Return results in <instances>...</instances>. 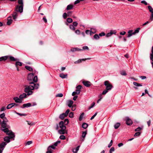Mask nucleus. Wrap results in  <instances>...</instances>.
<instances>
[{"label":"nucleus","mask_w":153,"mask_h":153,"mask_svg":"<svg viewBox=\"0 0 153 153\" xmlns=\"http://www.w3.org/2000/svg\"><path fill=\"white\" fill-rule=\"evenodd\" d=\"M82 49V50H88L89 48L88 46H85L83 47Z\"/></svg>","instance_id":"obj_53"},{"label":"nucleus","mask_w":153,"mask_h":153,"mask_svg":"<svg viewBox=\"0 0 153 153\" xmlns=\"http://www.w3.org/2000/svg\"><path fill=\"white\" fill-rule=\"evenodd\" d=\"M94 39L97 40L99 39L100 37L99 36H98L97 34H96L94 35Z\"/></svg>","instance_id":"obj_41"},{"label":"nucleus","mask_w":153,"mask_h":153,"mask_svg":"<svg viewBox=\"0 0 153 153\" xmlns=\"http://www.w3.org/2000/svg\"><path fill=\"white\" fill-rule=\"evenodd\" d=\"M31 106V104L30 103H28L23 104L22 106L20 107V108H28Z\"/></svg>","instance_id":"obj_12"},{"label":"nucleus","mask_w":153,"mask_h":153,"mask_svg":"<svg viewBox=\"0 0 153 153\" xmlns=\"http://www.w3.org/2000/svg\"><path fill=\"white\" fill-rule=\"evenodd\" d=\"M113 141L112 140H111V141L110 143H109V144L108 145V147L110 148L111 146L112 145V143H113Z\"/></svg>","instance_id":"obj_54"},{"label":"nucleus","mask_w":153,"mask_h":153,"mask_svg":"<svg viewBox=\"0 0 153 153\" xmlns=\"http://www.w3.org/2000/svg\"><path fill=\"white\" fill-rule=\"evenodd\" d=\"M22 63L21 62L17 61L16 62L15 65L16 67H17L18 66H21L22 65Z\"/></svg>","instance_id":"obj_25"},{"label":"nucleus","mask_w":153,"mask_h":153,"mask_svg":"<svg viewBox=\"0 0 153 153\" xmlns=\"http://www.w3.org/2000/svg\"><path fill=\"white\" fill-rule=\"evenodd\" d=\"M104 85L106 86V89L108 90H111L113 87L112 85L110 84L108 81H105L104 82Z\"/></svg>","instance_id":"obj_6"},{"label":"nucleus","mask_w":153,"mask_h":153,"mask_svg":"<svg viewBox=\"0 0 153 153\" xmlns=\"http://www.w3.org/2000/svg\"><path fill=\"white\" fill-rule=\"evenodd\" d=\"M90 58H88L87 59H79L77 61H75L74 62V63L75 64H78L82 62V61H85L86 59H90Z\"/></svg>","instance_id":"obj_15"},{"label":"nucleus","mask_w":153,"mask_h":153,"mask_svg":"<svg viewBox=\"0 0 153 153\" xmlns=\"http://www.w3.org/2000/svg\"><path fill=\"white\" fill-rule=\"evenodd\" d=\"M16 113L19 115L20 116H26L27 115V114H21L18 112H16Z\"/></svg>","instance_id":"obj_42"},{"label":"nucleus","mask_w":153,"mask_h":153,"mask_svg":"<svg viewBox=\"0 0 153 153\" xmlns=\"http://www.w3.org/2000/svg\"><path fill=\"white\" fill-rule=\"evenodd\" d=\"M70 28L73 31H75V28L74 26L72 25H70L69 26Z\"/></svg>","instance_id":"obj_37"},{"label":"nucleus","mask_w":153,"mask_h":153,"mask_svg":"<svg viewBox=\"0 0 153 153\" xmlns=\"http://www.w3.org/2000/svg\"><path fill=\"white\" fill-rule=\"evenodd\" d=\"M59 138L61 139L64 140L66 138L65 137L64 135H61L59 137Z\"/></svg>","instance_id":"obj_47"},{"label":"nucleus","mask_w":153,"mask_h":153,"mask_svg":"<svg viewBox=\"0 0 153 153\" xmlns=\"http://www.w3.org/2000/svg\"><path fill=\"white\" fill-rule=\"evenodd\" d=\"M59 125L60 128H63L64 127L65 128H66V126L64 125V123L63 121L60 122L59 123Z\"/></svg>","instance_id":"obj_21"},{"label":"nucleus","mask_w":153,"mask_h":153,"mask_svg":"<svg viewBox=\"0 0 153 153\" xmlns=\"http://www.w3.org/2000/svg\"><path fill=\"white\" fill-rule=\"evenodd\" d=\"M108 90H107V89H105L104 90L102 93V94L105 95L108 92Z\"/></svg>","instance_id":"obj_46"},{"label":"nucleus","mask_w":153,"mask_h":153,"mask_svg":"<svg viewBox=\"0 0 153 153\" xmlns=\"http://www.w3.org/2000/svg\"><path fill=\"white\" fill-rule=\"evenodd\" d=\"M34 74L33 73H29L27 76V80L31 81L29 82L30 85L26 87L25 88L24 91L25 93H27V95L28 96L32 94V90L34 89H37L38 87V84H35L32 82L33 81L34 82H36L38 80L37 76H35L34 77Z\"/></svg>","instance_id":"obj_1"},{"label":"nucleus","mask_w":153,"mask_h":153,"mask_svg":"<svg viewBox=\"0 0 153 153\" xmlns=\"http://www.w3.org/2000/svg\"><path fill=\"white\" fill-rule=\"evenodd\" d=\"M67 21L68 23H71L72 22L73 20L71 18H68L67 19Z\"/></svg>","instance_id":"obj_38"},{"label":"nucleus","mask_w":153,"mask_h":153,"mask_svg":"<svg viewBox=\"0 0 153 153\" xmlns=\"http://www.w3.org/2000/svg\"><path fill=\"white\" fill-rule=\"evenodd\" d=\"M88 126V125L87 124L85 123H83L82 125V127L85 129H86Z\"/></svg>","instance_id":"obj_31"},{"label":"nucleus","mask_w":153,"mask_h":153,"mask_svg":"<svg viewBox=\"0 0 153 153\" xmlns=\"http://www.w3.org/2000/svg\"><path fill=\"white\" fill-rule=\"evenodd\" d=\"M9 60V61H15L18 60L17 58H15L14 57L7 55L0 57V62L4 61H5L7 60Z\"/></svg>","instance_id":"obj_4"},{"label":"nucleus","mask_w":153,"mask_h":153,"mask_svg":"<svg viewBox=\"0 0 153 153\" xmlns=\"http://www.w3.org/2000/svg\"><path fill=\"white\" fill-rule=\"evenodd\" d=\"M120 126V123H116L114 125V128L116 129H117L119 128V127Z\"/></svg>","instance_id":"obj_30"},{"label":"nucleus","mask_w":153,"mask_h":153,"mask_svg":"<svg viewBox=\"0 0 153 153\" xmlns=\"http://www.w3.org/2000/svg\"><path fill=\"white\" fill-rule=\"evenodd\" d=\"M84 114V113L83 112L80 115L79 117V120L80 121H81L82 120Z\"/></svg>","instance_id":"obj_32"},{"label":"nucleus","mask_w":153,"mask_h":153,"mask_svg":"<svg viewBox=\"0 0 153 153\" xmlns=\"http://www.w3.org/2000/svg\"><path fill=\"white\" fill-rule=\"evenodd\" d=\"M67 74H64L63 73H61L59 74V76L62 79L65 78L67 77Z\"/></svg>","instance_id":"obj_23"},{"label":"nucleus","mask_w":153,"mask_h":153,"mask_svg":"<svg viewBox=\"0 0 153 153\" xmlns=\"http://www.w3.org/2000/svg\"><path fill=\"white\" fill-rule=\"evenodd\" d=\"M73 103V102L71 100H69L68 101V105L69 107H71Z\"/></svg>","instance_id":"obj_24"},{"label":"nucleus","mask_w":153,"mask_h":153,"mask_svg":"<svg viewBox=\"0 0 153 153\" xmlns=\"http://www.w3.org/2000/svg\"><path fill=\"white\" fill-rule=\"evenodd\" d=\"M48 150L50 149V150H51V148L53 149H54L55 148V146L53 145H52L51 146H49L48 147Z\"/></svg>","instance_id":"obj_39"},{"label":"nucleus","mask_w":153,"mask_h":153,"mask_svg":"<svg viewBox=\"0 0 153 153\" xmlns=\"http://www.w3.org/2000/svg\"><path fill=\"white\" fill-rule=\"evenodd\" d=\"M114 147H112L110 150V153H112V152H114Z\"/></svg>","instance_id":"obj_56"},{"label":"nucleus","mask_w":153,"mask_h":153,"mask_svg":"<svg viewBox=\"0 0 153 153\" xmlns=\"http://www.w3.org/2000/svg\"><path fill=\"white\" fill-rule=\"evenodd\" d=\"M74 6L72 4H70L67 6L66 10H71L73 9Z\"/></svg>","instance_id":"obj_20"},{"label":"nucleus","mask_w":153,"mask_h":153,"mask_svg":"<svg viewBox=\"0 0 153 153\" xmlns=\"http://www.w3.org/2000/svg\"><path fill=\"white\" fill-rule=\"evenodd\" d=\"M91 33H92L93 34L94 33H93V32H92L89 30H86L85 31V33L87 34H90V35H91Z\"/></svg>","instance_id":"obj_33"},{"label":"nucleus","mask_w":153,"mask_h":153,"mask_svg":"<svg viewBox=\"0 0 153 153\" xmlns=\"http://www.w3.org/2000/svg\"><path fill=\"white\" fill-rule=\"evenodd\" d=\"M13 100L15 101V102L16 103H20L22 102V100L17 97H14L13 98Z\"/></svg>","instance_id":"obj_11"},{"label":"nucleus","mask_w":153,"mask_h":153,"mask_svg":"<svg viewBox=\"0 0 153 153\" xmlns=\"http://www.w3.org/2000/svg\"><path fill=\"white\" fill-rule=\"evenodd\" d=\"M60 143V141H57L54 143L53 145L56 147L57 146L58 144Z\"/></svg>","instance_id":"obj_50"},{"label":"nucleus","mask_w":153,"mask_h":153,"mask_svg":"<svg viewBox=\"0 0 153 153\" xmlns=\"http://www.w3.org/2000/svg\"><path fill=\"white\" fill-rule=\"evenodd\" d=\"M133 30H129L128 31V34L127 36V37H129L130 36H132L133 35H134L133 34V33L132 32H133Z\"/></svg>","instance_id":"obj_22"},{"label":"nucleus","mask_w":153,"mask_h":153,"mask_svg":"<svg viewBox=\"0 0 153 153\" xmlns=\"http://www.w3.org/2000/svg\"><path fill=\"white\" fill-rule=\"evenodd\" d=\"M97 112H96V113L94 114L91 117V119L90 120H92V119H93L94 118V117L96 116V115H97Z\"/></svg>","instance_id":"obj_61"},{"label":"nucleus","mask_w":153,"mask_h":153,"mask_svg":"<svg viewBox=\"0 0 153 153\" xmlns=\"http://www.w3.org/2000/svg\"><path fill=\"white\" fill-rule=\"evenodd\" d=\"M63 96V94L62 93H60L57 94L56 95V97H62Z\"/></svg>","instance_id":"obj_49"},{"label":"nucleus","mask_w":153,"mask_h":153,"mask_svg":"<svg viewBox=\"0 0 153 153\" xmlns=\"http://www.w3.org/2000/svg\"><path fill=\"white\" fill-rule=\"evenodd\" d=\"M72 24V25L74 27H76L78 25V23L76 22H73Z\"/></svg>","instance_id":"obj_51"},{"label":"nucleus","mask_w":153,"mask_h":153,"mask_svg":"<svg viewBox=\"0 0 153 153\" xmlns=\"http://www.w3.org/2000/svg\"><path fill=\"white\" fill-rule=\"evenodd\" d=\"M61 129L58 130V133L61 134H64L67 133V131L66 130V128L64 127L63 128H60Z\"/></svg>","instance_id":"obj_7"},{"label":"nucleus","mask_w":153,"mask_h":153,"mask_svg":"<svg viewBox=\"0 0 153 153\" xmlns=\"http://www.w3.org/2000/svg\"><path fill=\"white\" fill-rule=\"evenodd\" d=\"M5 114L4 113H3L2 114H1L0 115V117L3 120V119H4V118L5 117Z\"/></svg>","instance_id":"obj_36"},{"label":"nucleus","mask_w":153,"mask_h":153,"mask_svg":"<svg viewBox=\"0 0 153 153\" xmlns=\"http://www.w3.org/2000/svg\"><path fill=\"white\" fill-rule=\"evenodd\" d=\"M32 141H27L25 145H29L31 144H32Z\"/></svg>","instance_id":"obj_57"},{"label":"nucleus","mask_w":153,"mask_h":153,"mask_svg":"<svg viewBox=\"0 0 153 153\" xmlns=\"http://www.w3.org/2000/svg\"><path fill=\"white\" fill-rule=\"evenodd\" d=\"M18 15L17 13L16 12H14L13 14V17L14 19H16Z\"/></svg>","instance_id":"obj_27"},{"label":"nucleus","mask_w":153,"mask_h":153,"mask_svg":"<svg viewBox=\"0 0 153 153\" xmlns=\"http://www.w3.org/2000/svg\"><path fill=\"white\" fill-rule=\"evenodd\" d=\"M140 28H137L133 32V34L134 35H135L136 33H138L140 30Z\"/></svg>","instance_id":"obj_34"},{"label":"nucleus","mask_w":153,"mask_h":153,"mask_svg":"<svg viewBox=\"0 0 153 153\" xmlns=\"http://www.w3.org/2000/svg\"><path fill=\"white\" fill-rule=\"evenodd\" d=\"M143 128V127H142V128L138 127L135 129V131H140L141 130H142Z\"/></svg>","instance_id":"obj_44"},{"label":"nucleus","mask_w":153,"mask_h":153,"mask_svg":"<svg viewBox=\"0 0 153 153\" xmlns=\"http://www.w3.org/2000/svg\"><path fill=\"white\" fill-rule=\"evenodd\" d=\"M7 143L4 142H3L0 144V149L3 150Z\"/></svg>","instance_id":"obj_17"},{"label":"nucleus","mask_w":153,"mask_h":153,"mask_svg":"<svg viewBox=\"0 0 153 153\" xmlns=\"http://www.w3.org/2000/svg\"><path fill=\"white\" fill-rule=\"evenodd\" d=\"M150 59L151 61H153V54H150Z\"/></svg>","instance_id":"obj_64"},{"label":"nucleus","mask_w":153,"mask_h":153,"mask_svg":"<svg viewBox=\"0 0 153 153\" xmlns=\"http://www.w3.org/2000/svg\"><path fill=\"white\" fill-rule=\"evenodd\" d=\"M70 110L69 109H68L67 110L66 112L64 113L66 114V115L67 116Z\"/></svg>","instance_id":"obj_60"},{"label":"nucleus","mask_w":153,"mask_h":153,"mask_svg":"<svg viewBox=\"0 0 153 153\" xmlns=\"http://www.w3.org/2000/svg\"><path fill=\"white\" fill-rule=\"evenodd\" d=\"M81 88L82 86L80 85H79L76 87V91L79 94L80 93Z\"/></svg>","instance_id":"obj_16"},{"label":"nucleus","mask_w":153,"mask_h":153,"mask_svg":"<svg viewBox=\"0 0 153 153\" xmlns=\"http://www.w3.org/2000/svg\"><path fill=\"white\" fill-rule=\"evenodd\" d=\"M18 3L20 5V6L18 5L16 6V11L17 12L21 13L22 12L23 10V0H18Z\"/></svg>","instance_id":"obj_5"},{"label":"nucleus","mask_w":153,"mask_h":153,"mask_svg":"<svg viewBox=\"0 0 153 153\" xmlns=\"http://www.w3.org/2000/svg\"><path fill=\"white\" fill-rule=\"evenodd\" d=\"M95 105V103L94 102H93L92 104H91V106L89 107V109H90L91 108L93 107Z\"/></svg>","instance_id":"obj_55"},{"label":"nucleus","mask_w":153,"mask_h":153,"mask_svg":"<svg viewBox=\"0 0 153 153\" xmlns=\"http://www.w3.org/2000/svg\"><path fill=\"white\" fill-rule=\"evenodd\" d=\"M12 22L13 20L11 19V17L10 16L8 17L7 18V25H10Z\"/></svg>","instance_id":"obj_14"},{"label":"nucleus","mask_w":153,"mask_h":153,"mask_svg":"<svg viewBox=\"0 0 153 153\" xmlns=\"http://www.w3.org/2000/svg\"><path fill=\"white\" fill-rule=\"evenodd\" d=\"M6 134L9 135V136H6L4 138V140L5 143H9L10 141V139L14 140L15 135L12 131H10L8 132H6Z\"/></svg>","instance_id":"obj_3"},{"label":"nucleus","mask_w":153,"mask_h":153,"mask_svg":"<svg viewBox=\"0 0 153 153\" xmlns=\"http://www.w3.org/2000/svg\"><path fill=\"white\" fill-rule=\"evenodd\" d=\"M148 8L149 11L151 13V15L150 17V19L151 21L153 20V9L152 8L151 6H148Z\"/></svg>","instance_id":"obj_9"},{"label":"nucleus","mask_w":153,"mask_h":153,"mask_svg":"<svg viewBox=\"0 0 153 153\" xmlns=\"http://www.w3.org/2000/svg\"><path fill=\"white\" fill-rule=\"evenodd\" d=\"M105 35V33L104 32H102L100 33L99 34V36H104Z\"/></svg>","instance_id":"obj_59"},{"label":"nucleus","mask_w":153,"mask_h":153,"mask_svg":"<svg viewBox=\"0 0 153 153\" xmlns=\"http://www.w3.org/2000/svg\"><path fill=\"white\" fill-rule=\"evenodd\" d=\"M69 117L70 118H72V117H74V113H73L72 112H70L69 113Z\"/></svg>","instance_id":"obj_48"},{"label":"nucleus","mask_w":153,"mask_h":153,"mask_svg":"<svg viewBox=\"0 0 153 153\" xmlns=\"http://www.w3.org/2000/svg\"><path fill=\"white\" fill-rule=\"evenodd\" d=\"M83 84L87 87H89L91 86V82L88 81H84L82 82Z\"/></svg>","instance_id":"obj_13"},{"label":"nucleus","mask_w":153,"mask_h":153,"mask_svg":"<svg viewBox=\"0 0 153 153\" xmlns=\"http://www.w3.org/2000/svg\"><path fill=\"white\" fill-rule=\"evenodd\" d=\"M8 122V120L6 117L4 118V119H3L2 122L1 120H0V123L1 125V130L4 131V133L8 132L10 131H11L9 130L8 128H7V124L6 123Z\"/></svg>","instance_id":"obj_2"},{"label":"nucleus","mask_w":153,"mask_h":153,"mask_svg":"<svg viewBox=\"0 0 153 153\" xmlns=\"http://www.w3.org/2000/svg\"><path fill=\"white\" fill-rule=\"evenodd\" d=\"M87 134V132L86 131H85L83 132L82 133V137L83 138V139H82V141H83L84 140V138L85 137V136Z\"/></svg>","instance_id":"obj_26"},{"label":"nucleus","mask_w":153,"mask_h":153,"mask_svg":"<svg viewBox=\"0 0 153 153\" xmlns=\"http://www.w3.org/2000/svg\"><path fill=\"white\" fill-rule=\"evenodd\" d=\"M67 116L64 113H63L60 115L59 117L60 119L62 120Z\"/></svg>","instance_id":"obj_19"},{"label":"nucleus","mask_w":153,"mask_h":153,"mask_svg":"<svg viewBox=\"0 0 153 153\" xmlns=\"http://www.w3.org/2000/svg\"><path fill=\"white\" fill-rule=\"evenodd\" d=\"M79 94V93H78L76 91H74L73 92V93H72V95L73 96H75L76 94Z\"/></svg>","instance_id":"obj_58"},{"label":"nucleus","mask_w":153,"mask_h":153,"mask_svg":"<svg viewBox=\"0 0 153 153\" xmlns=\"http://www.w3.org/2000/svg\"><path fill=\"white\" fill-rule=\"evenodd\" d=\"M116 33V31L115 30H111L110 32L108 33L106 35L107 37H108L111 36L113 34H115Z\"/></svg>","instance_id":"obj_10"},{"label":"nucleus","mask_w":153,"mask_h":153,"mask_svg":"<svg viewBox=\"0 0 153 153\" xmlns=\"http://www.w3.org/2000/svg\"><path fill=\"white\" fill-rule=\"evenodd\" d=\"M75 33L76 34L79 35L80 34V31L79 30H75Z\"/></svg>","instance_id":"obj_62"},{"label":"nucleus","mask_w":153,"mask_h":153,"mask_svg":"<svg viewBox=\"0 0 153 153\" xmlns=\"http://www.w3.org/2000/svg\"><path fill=\"white\" fill-rule=\"evenodd\" d=\"M52 150H50L49 149L48 150V148L47 149V151L46 152V153H52Z\"/></svg>","instance_id":"obj_63"},{"label":"nucleus","mask_w":153,"mask_h":153,"mask_svg":"<svg viewBox=\"0 0 153 153\" xmlns=\"http://www.w3.org/2000/svg\"><path fill=\"white\" fill-rule=\"evenodd\" d=\"M68 16V15L67 13H64L63 15V17L64 19H66Z\"/></svg>","instance_id":"obj_45"},{"label":"nucleus","mask_w":153,"mask_h":153,"mask_svg":"<svg viewBox=\"0 0 153 153\" xmlns=\"http://www.w3.org/2000/svg\"><path fill=\"white\" fill-rule=\"evenodd\" d=\"M26 96L27 94H26L23 93L19 96V98L22 100L23 99L26 98Z\"/></svg>","instance_id":"obj_18"},{"label":"nucleus","mask_w":153,"mask_h":153,"mask_svg":"<svg viewBox=\"0 0 153 153\" xmlns=\"http://www.w3.org/2000/svg\"><path fill=\"white\" fill-rule=\"evenodd\" d=\"M120 74L122 75L126 76L127 75V74L126 73L125 71H123L120 72Z\"/></svg>","instance_id":"obj_43"},{"label":"nucleus","mask_w":153,"mask_h":153,"mask_svg":"<svg viewBox=\"0 0 153 153\" xmlns=\"http://www.w3.org/2000/svg\"><path fill=\"white\" fill-rule=\"evenodd\" d=\"M126 123L127 125L130 126L133 123V122L128 117H126Z\"/></svg>","instance_id":"obj_8"},{"label":"nucleus","mask_w":153,"mask_h":153,"mask_svg":"<svg viewBox=\"0 0 153 153\" xmlns=\"http://www.w3.org/2000/svg\"><path fill=\"white\" fill-rule=\"evenodd\" d=\"M141 133V132H136L134 134V137H137V136H139L140 135Z\"/></svg>","instance_id":"obj_35"},{"label":"nucleus","mask_w":153,"mask_h":153,"mask_svg":"<svg viewBox=\"0 0 153 153\" xmlns=\"http://www.w3.org/2000/svg\"><path fill=\"white\" fill-rule=\"evenodd\" d=\"M25 68L30 71H32L33 69L31 67L29 66H25Z\"/></svg>","instance_id":"obj_29"},{"label":"nucleus","mask_w":153,"mask_h":153,"mask_svg":"<svg viewBox=\"0 0 153 153\" xmlns=\"http://www.w3.org/2000/svg\"><path fill=\"white\" fill-rule=\"evenodd\" d=\"M72 108L71 109L73 111H74L76 109V105H73L72 106Z\"/></svg>","instance_id":"obj_52"},{"label":"nucleus","mask_w":153,"mask_h":153,"mask_svg":"<svg viewBox=\"0 0 153 153\" xmlns=\"http://www.w3.org/2000/svg\"><path fill=\"white\" fill-rule=\"evenodd\" d=\"M69 123V120L68 119H65L64 120V123L65 125H66L68 124Z\"/></svg>","instance_id":"obj_40"},{"label":"nucleus","mask_w":153,"mask_h":153,"mask_svg":"<svg viewBox=\"0 0 153 153\" xmlns=\"http://www.w3.org/2000/svg\"><path fill=\"white\" fill-rule=\"evenodd\" d=\"M133 84L135 86H142L141 84L140 83H139L136 82H133Z\"/></svg>","instance_id":"obj_28"}]
</instances>
